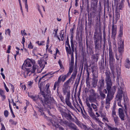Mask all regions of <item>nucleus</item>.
I'll list each match as a JSON object with an SVG mask.
<instances>
[{"instance_id": "1", "label": "nucleus", "mask_w": 130, "mask_h": 130, "mask_svg": "<svg viewBox=\"0 0 130 130\" xmlns=\"http://www.w3.org/2000/svg\"><path fill=\"white\" fill-rule=\"evenodd\" d=\"M39 100L40 103L44 107L41 106L40 105L36 106L35 107L41 115H44V112L46 111L47 108L50 107L51 105H53L56 103L53 98L47 95H44L43 98H40Z\"/></svg>"}, {"instance_id": "2", "label": "nucleus", "mask_w": 130, "mask_h": 130, "mask_svg": "<svg viewBox=\"0 0 130 130\" xmlns=\"http://www.w3.org/2000/svg\"><path fill=\"white\" fill-rule=\"evenodd\" d=\"M93 39L94 51L100 52L102 47L101 42L102 40V33L100 28H99V31L96 29L95 30Z\"/></svg>"}, {"instance_id": "3", "label": "nucleus", "mask_w": 130, "mask_h": 130, "mask_svg": "<svg viewBox=\"0 0 130 130\" xmlns=\"http://www.w3.org/2000/svg\"><path fill=\"white\" fill-rule=\"evenodd\" d=\"M119 75H117V79L118 80V89L117 92V94L116 96V100L118 101H119V102H118V105L119 106H122L120 102L121 100L122 96V94L123 96V98L124 102H125L126 101H127V97L126 94L125 93H123L122 89L124 85L123 84V82L122 80H120L119 81Z\"/></svg>"}, {"instance_id": "4", "label": "nucleus", "mask_w": 130, "mask_h": 130, "mask_svg": "<svg viewBox=\"0 0 130 130\" xmlns=\"http://www.w3.org/2000/svg\"><path fill=\"white\" fill-rule=\"evenodd\" d=\"M105 81L107 84V91H111L113 88H114L115 91H116V87L115 86H113L111 88V85L112 84L111 81V77L113 76V79L115 80V77L114 75V74H112L110 72L107 71L105 72Z\"/></svg>"}, {"instance_id": "5", "label": "nucleus", "mask_w": 130, "mask_h": 130, "mask_svg": "<svg viewBox=\"0 0 130 130\" xmlns=\"http://www.w3.org/2000/svg\"><path fill=\"white\" fill-rule=\"evenodd\" d=\"M116 91L114 88H113L111 91H107L108 93L106 99V104L109 105V102L111 101L113 97V95Z\"/></svg>"}, {"instance_id": "6", "label": "nucleus", "mask_w": 130, "mask_h": 130, "mask_svg": "<svg viewBox=\"0 0 130 130\" xmlns=\"http://www.w3.org/2000/svg\"><path fill=\"white\" fill-rule=\"evenodd\" d=\"M67 109L68 110V112H64V114L62 116L64 117L67 120L69 121H74L75 119L73 118L72 117L70 113H71L73 116L74 115L67 108Z\"/></svg>"}, {"instance_id": "7", "label": "nucleus", "mask_w": 130, "mask_h": 130, "mask_svg": "<svg viewBox=\"0 0 130 130\" xmlns=\"http://www.w3.org/2000/svg\"><path fill=\"white\" fill-rule=\"evenodd\" d=\"M114 1L115 3L117 4L116 5V10L119 11L120 10H122L124 7V2L121 1L118 3L119 1L118 0H115Z\"/></svg>"}, {"instance_id": "8", "label": "nucleus", "mask_w": 130, "mask_h": 130, "mask_svg": "<svg viewBox=\"0 0 130 130\" xmlns=\"http://www.w3.org/2000/svg\"><path fill=\"white\" fill-rule=\"evenodd\" d=\"M98 73L96 74L93 73L92 84L93 87L94 88H95L97 85L98 81Z\"/></svg>"}, {"instance_id": "9", "label": "nucleus", "mask_w": 130, "mask_h": 130, "mask_svg": "<svg viewBox=\"0 0 130 130\" xmlns=\"http://www.w3.org/2000/svg\"><path fill=\"white\" fill-rule=\"evenodd\" d=\"M95 54L91 55V58L94 62H97L99 58L100 52L94 51Z\"/></svg>"}, {"instance_id": "10", "label": "nucleus", "mask_w": 130, "mask_h": 130, "mask_svg": "<svg viewBox=\"0 0 130 130\" xmlns=\"http://www.w3.org/2000/svg\"><path fill=\"white\" fill-rule=\"evenodd\" d=\"M104 80L103 78L100 79L98 82L97 85L98 90H102L104 87Z\"/></svg>"}, {"instance_id": "11", "label": "nucleus", "mask_w": 130, "mask_h": 130, "mask_svg": "<svg viewBox=\"0 0 130 130\" xmlns=\"http://www.w3.org/2000/svg\"><path fill=\"white\" fill-rule=\"evenodd\" d=\"M28 96L29 97L33 99V100L35 102L38 101L40 102V98H43L40 97L39 95H30L29 93H28Z\"/></svg>"}, {"instance_id": "12", "label": "nucleus", "mask_w": 130, "mask_h": 130, "mask_svg": "<svg viewBox=\"0 0 130 130\" xmlns=\"http://www.w3.org/2000/svg\"><path fill=\"white\" fill-rule=\"evenodd\" d=\"M97 5V4L96 3H93L91 5L90 8L91 14V13H95L96 12V10Z\"/></svg>"}, {"instance_id": "13", "label": "nucleus", "mask_w": 130, "mask_h": 130, "mask_svg": "<svg viewBox=\"0 0 130 130\" xmlns=\"http://www.w3.org/2000/svg\"><path fill=\"white\" fill-rule=\"evenodd\" d=\"M118 112L119 116L121 119L122 120H124V115L123 109L119 108V109Z\"/></svg>"}, {"instance_id": "14", "label": "nucleus", "mask_w": 130, "mask_h": 130, "mask_svg": "<svg viewBox=\"0 0 130 130\" xmlns=\"http://www.w3.org/2000/svg\"><path fill=\"white\" fill-rule=\"evenodd\" d=\"M117 32V28L116 27L114 26L113 24L112 27V32L111 37L113 39L115 38Z\"/></svg>"}, {"instance_id": "15", "label": "nucleus", "mask_w": 130, "mask_h": 130, "mask_svg": "<svg viewBox=\"0 0 130 130\" xmlns=\"http://www.w3.org/2000/svg\"><path fill=\"white\" fill-rule=\"evenodd\" d=\"M61 80L60 79V77L58 78V80L54 84L53 89L55 90L56 89L57 86V93H58V89L59 87V84L61 82Z\"/></svg>"}, {"instance_id": "16", "label": "nucleus", "mask_w": 130, "mask_h": 130, "mask_svg": "<svg viewBox=\"0 0 130 130\" xmlns=\"http://www.w3.org/2000/svg\"><path fill=\"white\" fill-rule=\"evenodd\" d=\"M63 86L64 88H62L63 92L64 95H66V93L68 92V90H69L71 87L70 86H67L64 85H63Z\"/></svg>"}, {"instance_id": "17", "label": "nucleus", "mask_w": 130, "mask_h": 130, "mask_svg": "<svg viewBox=\"0 0 130 130\" xmlns=\"http://www.w3.org/2000/svg\"><path fill=\"white\" fill-rule=\"evenodd\" d=\"M50 86V84L49 83L47 84L46 85V88H45V89H46V93H47L46 94H45V92L44 91H43L42 92V95L43 96H43L45 95H48L50 96H50V95H49V92H50V90H49V88Z\"/></svg>"}, {"instance_id": "18", "label": "nucleus", "mask_w": 130, "mask_h": 130, "mask_svg": "<svg viewBox=\"0 0 130 130\" xmlns=\"http://www.w3.org/2000/svg\"><path fill=\"white\" fill-rule=\"evenodd\" d=\"M99 91V93L101 97L103 99L105 98L106 95L104 93L106 94L107 93V90L106 89H104L103 91H102V90H98Z\"/></svg>"}, {"instance_id": "19", "label": "nucleus", "mask_w": 130, "mask_h": 130, "mask_svg": "<svg viewBox=\"0 0 130 130\" xmlns=\"http://www.w3.org/2000/svg\"><path fill=\"white\" fill-rule=\"evenodd\" d=\"M31 66V64H30V62L29 61H27L25 60L24 61V63L23 64L22 66V68L24 67V68H25L28 67H30Z\"/></svg>"}, {"instance_id": "20", "label": "nucleus", "mask_w": 130, "mask_h": 130, "mask_svg": "<svg viewBox=\"0 0 130 130\" xmlns=\"http://www.w3.org/2000/svg\"><path fill=\"white\" fill-rule=\"evenodd\" d=\"M121 43L118 49L119 53L122 52L123 51L124 48V40L122 41V42H121Z\"/></svg>"}, {"instance_id": "21", "label": "nucleus", "mask_w": 130, "mask_h": 130, "mask_svg": "<svg viewBox=\"0 0 130 130\" xmlns=\"http://www.w3.org/2000/svg\"><path fill=\"white\" fill-rule=\"evenodd\" d=\"M68 126L71 129L77 130V128L76 126L72 123H70L68 125Z\"/></svg>"}, {"instance_id": "22", "label": "nucleus", "mask_w": 130, "mask_h": 130, "mask_svg": "<svg viewBox=\"0 0 130 130\" xmlns=\"http://www.w3.org/2000/svg\"><path fill=\"white\" fill-rule=\"evenodd\" d=\"M65 102L67 105L71 109L74 110H75L73 107L71 103L69 101V100H65Z\"/></svg>"}, {"instance_id": "23", "label": "nucleus", "mask_w": 130, "mask_h": 130, "mask_svg": "<svg viewBox=\"0 0 130 130\" xmlns=\"http://www.w3.org/2000/svg\"><path fill=\"white\" fill-rule=\"evenodd\" d=\"M106 126L109 130H121L120 129L116 127H112L107 124H106Z\"/></svg>"}, {"instance_id": "24", "label": "nucleus", "mask_w": 130, "mask_h": 130, "mask_svg": "<svg viewBox=\"0 0 130 130\" xmlns=\"http://www.w3.org/2000/svg\"><path fill=\"white\" fill-rule=\"evenodd\" d=\"M68 47L66 46L65 48L66 52L67 54H70L71 52V49L70 44L67 45Z\"/></svg>"}, {"instance_id": "25", "label": "nucleus", "mask_w": 130, "mask_h": 130, "mask_svg": "<svg viewBox=\"0 0 130 130\" xmlns=\"http://www.w3.org/2000/svg\"><path fill=\"white\" fill-rule=\"evenodd\" d=\"M88 111V112L90 115L91 117H93L95 116V115L93 112L92 109V108H87Z\"/></svg>"}, {"instance_id": "26", "label": "nucleus", "mask_w": 130, "mask_h": 130, "mask_svg": "<svg viewBox=\"0 0 130 130\" xmlns=\"http://www.w3.org/2000/svg\"><path fill=\"white\" fill-rule=\"evenodd\" d=\"M104 60H103V61H101V62L100 64L99 68L101 71H102V70H104Z\"/></svg>"}, {"instance_id": "27", "label": "nucleus", "mask_w": 130, "mask_h": 130, "mask_svg": "<svg viewBox=\"0 0 130 130\" xmlns=\"http://www.w3.org/2000/svg\"><path fill=\"white\" fill-rule=\"evenodd\" d=\"M4 91L2 89H0V95L3 97L2 100L4 101L6 98V96L5 95H4Z\"/></svg>"}, {"instance_id": "28", "label": "nucleus", "mask_w": 130, "mask_h": 130, "mask_svg": "<svg viewBox=\"0 0 130 130\" xmlns=\"http://www.w3.org/2000/svg\"><path fill=\"white\" fill-rule=\"evenodd\" d=\"M123 35V32H122V28L121 27V26L119 30V33L118 35V36L119 37L121 38ZM120 40L121 42H122L121 38H120Z\"/></svg>"}, {"instance_id": "29", "label": "nucleus", "mask_w": 130, "mask_h": 130, "mask_svg": "<svg viewBox=\"0 0 130 130\" xmlns=\"http://www.w3.org/2000/svg\"><path fill=\"white\" fill-rule=\"evenodd\" d=\"M109 60L110 61L112 62L114 60V58L113 57L112 52L111 51H109Z\"/></svg>"}, {"instance_id": "30", "label": "nucleus", "mask_w": 130, "mask_h": 130, "mask_svg": "<svg viewBox=\"0 0 130 130\" xmlns=\"http://www.w3.org/2000/svg\"><path fill=\"white\" fill-rule=\"evenodd\" d=\"M88 25L90 27H91V25L92 22V18L91 16L90 17L88 16Z\"/></svg>"}, {"instance_id": "31", "label": "nucleus", "mask_w": 130, "mask_h": 130, "mask_svg": "<svg viewBox=\"0 0 130 130\" xmlns=\"http://www.w3.org/2000/svg\"><path fill=\"white\" fill-rule=\"evenodd\" d=\"M120 11H118V10H116V14L115 17H116V19L117 20L119 19L120 17V13L119 12Z\"/></svg>"}, {"instance_id": "32", "label": "nucleus", "mask_w": 130, "mask_h": 130, "mask_svg": "<svg viewBox=\"0 0 130 130\" xmlns=\"http://www.w3.org/2000/svg\"><path fill=\"white\" fill-rule=\"evenodd\" d=\"M113 120L116 124H117L119 122V118L117 116H113Z\"/></svg>"}, {"instance_id": "33", "label": "nucleus", "mask_w": 130, "mask_h": 130, "mask_svg": "<svg viewBox=\"0 0 130 130\" xmlns=\"http://www.w3.org/2000/svg\"><path fill=\"white\" fill-rule=\"evenodd\" d=\"M60 77V79L61 80V82L62 81L63 82L66 79L67 77L66 76V75H64L62 77V75L60 76L58 78Z\"/></svg>"}, {"instance_id": "34", "label": "nucleus", "mask_w": 130, "mask_h": 130, "mask_svg": "<svg viewBox=\"0 0 130 130\" xmlns=\"http://www.w3.org/2000/svg\"><path fill=\"white\" fill-rule=\"evenodd\" d=\"M52 124L53 126H54L56 128H57L59 127V125L57 122H54V123H52Z\"/></svg>"}, {"instance_id": "35", "label": "nucleus", "mask_w": 130, "mask_h": 130, "mask_svg": "<svg viewBox=\"0 0 130 130\" xmlns=\"http://www.w3.org/2000/svg\"><path fill=\"white\" fill-rule=\"evenodd\" d=\"M75 61L74 65V69H77V52L76 51Z\"/></svg>"}, {"instance_id": "36", "label": "nucleus", "mask_w": 130, "mask_h": 130, "mask_svg": "<svg viewBox=\"0 0 130 130\" xmlns=\"http://www.w3.org/2000/svg\"><path fill=\"white\" fill-rule=\"evenodd\" d=\"M38 66H36L35 65H33L32 68V70L31 72V73H35V70L37 68H36V67H38Z\"/></svg>"}, {"instance_id": "37", "label": "nucleus", "mask_w": 130, "mask_h": 130, "mask_svg": "<svg viewBox=\"0 0 130 130\" xmlns=\"http://www.w3.org/2000/svg\"><path fill=\"white\" fill-rule=\"evenodd\" d=\"M72 80V79L70 78L66 82H65L64 85L67 86H69V83H70Z\"/></svg>"}, {"instance_id": "38", "label": "nucleus", "mask_w": 130, "mask_h": 130, "mask_svg": "<svg viewBox=\"0 0 130 130\" xmlns=\"http://www.w3.org/2000/svg\"><path fill=\"white\" fill-rule=\"evenodd\" d=\"M124 111L125 113L126 116L128 117V116L127 113V111L128 110V108L127 107L125 103L124 104Z\"/></svg>"}, {"instance_id": "39", "label": "nucleus", "mask_w": 130, "mask_h": 130, "mask_svg": "<svg viewBox=\"0 0 130 130\" xmlns=\"http://www.w3.org/2000/svg\"><path fill=\"white\" fill-rule=\"evenodd\" d=\"M103 41H106V32L105 28H104L103 30Z\"/></svg>"}, {"instance_id": "40", "label": "nucleus", "mask_w": 130, "mask_h": 130, "mask_svg": "<svg viewBox=\"0 0 130 130\" xmlns=\"http://www.w3.org/2000/svg\"><path fill=\"white\" fill-rule=\"evenodd\" d=\"M58 108L62 115L64 114V113L65 112L63 111V109L62 107H61L60 106H59V107H58Z\"/></svg>"}, {"instance_id": "41", "label": "nucleus", "mask_w": 130, "mask_h": 130, "mask_svg": "<svg viewBox=\"0 0 130 130\" xmlns=\"http://www.w3.org/2000/svg\"><path fill=\"white\" fill-rule=\"evenodd\" d=\"M122 52H120V55L119 57H120L121 56V59H120V61H118V63L119 65H121V60L122 59V58L121 57V56L122 55Z\"/></svg>"}, {"instance_id": "42", "label": "nucleus", "mask_w": 130, "mask_h": 130, "mask_svg": "<svg viewBox=\"0 0 130 130\" xmlns=\"http://www.w3.org/2000/svg\"><path fill=\"white\" fill-rule=\"evenodd\" d=\"M91 107L94 109L95 111H97L98 109H96V106L94 104L92 103L91 104Z\"/></svg>"}, {"instance_id": "43", "label": "nucleus", "mask_w": 130, "mask_h": 130, "mask_svg": "<svg viewBox=\"0 0 130 130\" xmlns=\"http://www.w3.org/2000/svg\"><path fill=\"white\" fill-rule=\"evenodd\" d=\"M25 5V8L26 9V11L27 12H28V7L27 4V0L24 1Z\"/></svg>"}, {"instance_id": "44", "label": "nucleus", "mask_w": 130, "mask_h": 130, "mask_svg": "<svg viewBox=\"0 0 130 130\" xmlns=\"http://www.w3.org/2000/svg\"><path fill=\"white\" fill-rule=\"evenodd\" d=\"M90 92L92 94V96H95L96 94L95 93V91L93 89H91L90 90Z\"/></svg>"}, {"instance_id": "45", "label": "nucleus", "mask_w": 130, "mask_h": 130, "mask_svg": "<svg viewBox=\"0 0 130 130\" xmlns=\"http://www.w3.org/2000/svg\"><path fill=\"white\" fill-rule=\"evenodd\" d=\"M75 42V41H74L73 40V38H72V37H71L70 38V42L71 46H72V45H74V42Z\"/></svg>"}, {"instance_id": "46", "label": "nucleus", "mask_w": 130, "mask_h": 130, "mask_svg": "<svg viewBox=\"0 0 130 130\" xmlns=\"http://www.w3.org/2000/svg\"><path fill=\"white\" fill-rule=\"evenodd\" d=\"M70 66H74V59H71L70 63Z\"/></svg>"}, {"instance_id": "47", "label": "nucleus", "mask_w": 130, "mask_h": 130, "mask_svg": "<svg viewBox=\"0 0 130 130\" xmlns=\"http://www.w3.org/2000/svg\"><path fill=\"white\" fill-rule=\"evenodd\" d=\"M9 122L11 123L12 124L16 125L17 122H16L14 121L12 119H10L9 120Z\"/></svg>"}, {"instance_id": "48", "label": "nucleus", "mask_w": 130, "mask_h": 130, "mask_svg": "<svg viewBox=\"0 0 130 130\" xmlns=\"http://www.w3.org/2000/svg\"><path fill=\"white\" fill-rule=\"evenodd\" d=\"M4 114L5 116L6 117H8L9 114L8 111L7 110H5L4 111Z\"/></svg>"}, {"instance_id": "49", "label": "nucleus", "mask_w": 130, "mask_h": 130, "mask_svg": "<svg viewBox=\"0 0 130 130\" xmlns=\"http://www.w3.org/2000/svg\"><path fill=\"white\" fill-rule=\"evenodd\" d=\"M28 47L29 49H32L33 48V46L32 45L31 42H30L29 43L28 45Z\"/></svg>"}, {"instance_id": "50", "label": "nucleus", "mask_w": 130, "mask_h": 130, "mask_svg": "<svg viewBox=\"0 0 130 130\" xmlns=\"http://www.w3.org/2000/svg\"><path fill=\"white\" fill-rule=\"evenodd\" d=\"M74 66H70L69 67V71L70 73H72L73 71Z\"/></svg>"}, {"instance_id": "51", "label": "nucleus", "mask_w": 130, "mask_h": 130, "mask_svg": "<svg viewBox=\"0 0 130 130\" xmlns=\"http://www.w3.org/2000/svg\"><path fill=\"white\" fill-rule=\"evenodd\" d=\"M82 127L84 130H88L90 128V127L88 128L86 126L83 124L82 125Z\"/></svg>"}, {"instance_id": "52", "label": "nucleus", "mask_w": 130, "mask_h": 130, "mask_svg": "<svg viewBox=\"0 0 130 130\" xmlns=\"http://www.w3.org/2000/svg\"><path fill=\"white\" fill-rule=\"evenodd\" d=\"M124 66L126 68L129 69L130 67V64L125 63L124 64Z\"/></svg>"}, {"instance_id": "53", "label": "nucleus", "mask_w": 130, "mask_h": 130, "mask_svg": "<svg viewBox=\"0 0 130 130\" xmlns=\"http://www.w3.org/2000/svg\"><path fill=\"white\" fill-rule=\"evenodd\" d=\"M10 85L11 87V89L12 91V93H13L14 92V86L11 84H10Z\"/></svg>"}, {"instance_id": "54", "label": "nucleus", "mask_w": 130, "mask_h": 130, "mask_svg": "<svg viewBox=\"0 0 130 130\" xmlns=\"http://www.w3.org/2000/svg\"><path fill=\"white\" fill-rule=\"evenodd\" d=\"M25 68V69L26 70L27 72V74H28L29 72H31L32 71L31 69H30V68Z\"/></svg>"}, {"instance_id": "55", "label": "nucleus", "mask_w": 130, "mask_h": 130, "mask_svg": "<svg viewBox=\"0 0 130 130\" xmlns=\"http://www.w3.org/2000/svg\"><path fill=\"white\" fill-rule=\"evenodd\" d=\"M76 75L77 74L73 73L70 78L72 79L73 78V79H74L75 78Z\"/></svg>"}, {"instance_id": "56", "label": "nucleus", "mask_w": 130, "mask_h": 130, "mask_svg": "<svg viewBox=\"0 0 130 130\" xmlns=\"http://www.w3.org/2000/svg\"><path fill=\"white\" fill-rule=\"evenodd\" d=\"M33 82L31 81H30L28 82V85L29 86V87L30 88L31 87L32 85V84Z\"/></svg>"}, {"instance_id": "57", "label": "nucleus", "mask_w": 130, "mask_h": 130, "mask_svg": "<svg viewBox=\"0 0 130 130\" xmlns=\"http://www.w3.org/2000/svg\"><path fill=\"white\" fill-rule=\"evenodd\" d=\"M89 78H86V83L87 85L90 86V82L89 81Z\"/></svg>"}, {"instance_id": "58", "label": "nucleus", "mask_w": 130, "mask_h": 130, "mask_svg": "<svg viewBox=\"0 0 130 130\" xmlns=\"http://www.w3.org/2000/svg\"><path fill=\"white\" fill-rule=\"evenodd\" d=\"M70 44L69 42V39L68 38V36L67 38V40L66 42V45H68Z\"/></svg>"}, {"instance_id": "59", "label": "nucleus", "mask_w": 130, "mask_h": 130, "mask_svg": "<svg viewBox=\"0 0 130 130\" xmlns=\"http://www.w3.org/2000/svg\"><path fill=\"white\" fill-rule=\"evenodd\" d=\"M67 120H65L63 121V124L66 125L67 126H68V125L70 123Z\"/></svg>"}, {"instance_id": "60", "label": "nucleus", "mask_w": 130, "mask_h": 130, "mask_svg": "<svg viewBox=\"0 0 130 130\" xmlns=\"http://www.w3.org/2000/svg\"><path fill=\"white\" fill-rule=\"evenodd\" d=\"M1 124L2 126V128L1 129V130H6L5 127L3 124L2 123H1Z\"/></svg>"}, {"instance_id": "61", "label": "nucleus", "mask_w": 130, "mask_h": 130, "mask_svg": "<svg viewBox=\"0 0 130 130\" xmlns=\"http://www.w3.org/2000/svg\"><path fill=\"white\" fill-rule=\"evenodd\" d=\"M39 66H40L39 67L41 68V70H43L45 66V65H44L42 63L39 65Z\"/></svg>"}, {"instance_id": "62", "label": "nucleus", "mask_w": 130, "mask_h": 130, "mask_svg": "<svg viewBox=\"0 0 130 130\" xmlns=\"http://www.w3.org/2000/svg\"><path fill=\"white\" fill-rule=\"evenodd\" d=\"M112 115V117H113V116H116V112L115 111V109H113Z\"/></svg>"}, {"instance_id": "63", "label": "nucleus", "mask_w": 130, "mask_h": 130, "mask_svg": "<svg viewBox=\"0 0 130 130\" xmlns=\"http://www.w3.org/2000/svg\"><path fill=\"white\" fill-rule=\"evenodd\" d=\"M68 94L67 95V97L66 98L65 100H69L70 98V94L68 92Z\"/></svg>"}, {"instance_id": "64", "label": "nucleus", "mask_w": 130, "mask_h": 130, "mask_svg": "<svg viewBox=\"0 0 130 130\" xmlns=\"http://www.w3.org/2000/svg\"><path fill=\"white\" fill-rule=\"evenodd\" d=\"M84 69H85L86 68H87V69H88V67L87 63V62H86V63H84Z\"/></svg>"}]
</instances>
